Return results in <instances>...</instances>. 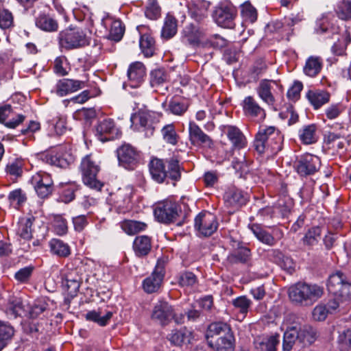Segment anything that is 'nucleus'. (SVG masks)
Segmentation results:
<instances>
[{"mask_svg": "<svg viewBox=\"0 0 351 351\" xmlns=\"http://www.w3.org/2000/svg\"><path fill=\"white\" fill-rule=\"evenodd\" d=\"M207 343L215 351H234L235 337L230 326L225 322L209 324L206 332Z\"/></svg>", "mask_w": 351, "mask_h": 351, "instance_id": "f257e3e1", "label": "nucleus"}, {"mask_svg": "<svg viewBox=\"0 0 351 351\" xmlns=\"http://www.w3.org/2000/svg\"><path fill=\"white\" fill-rule=\"evenodd\" d=\"M283 136L274 126L260 128L254 141V149L268 156L278 154L282 148Z\"/></svg>", "mask_w": 351, "mask_h": 351, "instance_id": "f03ea898", "label": "nucleus"}, {"mask_svg": "<svg viewBox=\"0 0 351 351\" xmlns=\"http://www.w3.org/2000/svg\"><path fill=\"white\" fill-rule=\"evenodd\" d=\"M290 300L300 306H311L324 294V288L316 284L298 282L289 288Z\"/></svg>", "mask_w": 351, "mask_h": 351, "instance_id": "7ed1b4c3", "label": "nucleus"}, {"mask_svg": "<svg viewBox=\"0 0 351 351\" xmlns=\"http://www.w3.org/2000/svg\"><path fill=\"white\" fill-rule=\"evenodd\" d=\"M317 338V332L310 325L289 327L284 333L282 348L290 351L295 343L305 347L313 343Z\"/></svg>", "mask_w": 351, "mask_h": 351, "instance_id": "20e7f679", "label": "nucleus"}, {"mask_svg": "<svg viewBox=\"0 0 351 351\" xmlns=\"http://www.w3.org/2000/svg\"><path fill=\"white\" fill-rule=\"evenodd\" d=\"M57 39L62 51L83 48L90 44L86 33L78 28H67L60 32Z\"/></svg>", "mask_w": 351, "mask_h": 351, "instance_id": "39448f33", "label": "nucleus"}, {"mask_svg": "<svg viewBox=\"0 0 351 351\" xmlns=\"http://www.w3.org/2000/svg\"><path fill=\"white\" fill-rule=\"evenodd\" d=\"M160 114L158 112L140 108L136 112L132 114L130 121L132 127L140 132H143L146 137L154 134L155 125L158 123Z\"/></svg>", "mask_w": 351, "mask_h": 351, "instance_id": "423d86ee", "label": "nucleus"}, {"mask_svg": "<svg viewBox=\"0 0 351 351\" xmlns=\"http://www.w3.org/2000/svg\"><path fill=\"white\" fill-rule=\"evenodd\" d=\"M180 208L176 202L171 201L159 204L154 209V216L161 223H176L177 226H182L186 219V216L182 220H178Z\"/></svg>", "mask_w": 351, "mask_h": 351, "instance_id": "0eeeda50", "label": "nucleus"}, {"mask_svg": "<svg viewBox=\"0 0 351 351\" xmlns=\"http://www.w3.org/2000/svg\"><path fill=\"white\" fill-rule=\"evenodd\" d=\"M80 169L85 185L91 189L98 190L101 189L103 184L97 179L99 167L93 160L92 155H86L82 159Z\"/></svg>", "mask_w": 351, "mask_h": 351, "instance_id": "6e6552de", "label": "nucleus"}, {"mask_svg": "<svg viewBox=\"0 0 351 351\" xmlns=\"http://www.w3.org/2000/svg\"><path fill=\"white\" fill-rule=\"evenodd\" d=\"M328 291L336 297L348 299L351 296V283L343 273L337 271L328 277L327 282Z\"/></svg>", "mask_w": 351, "mask_h": 351, "instance_id": "1a4fd4ad", "label": "nucleus"}, {"mask_svg": "<svg viewBox=\"0 0 351 351\" xmlns=\"http://www.w3.org/2000/svg\"><path fill=\"white\" fill-rule=\"evenodd\" d=\"M274 85L278 86V84L275 80L264 79L260 81L256 88V91L259 98L274 110H278L281 106L277 94L274 89Z\"/></svg>", "mask_w": 351, "mask_h": 351, "instance_id": "9d476101", "label": "nucleus"}, {"mask_svg": "<svg viewBox=\"0 0 351 351\" xmlns=\"http://www.w3.org/2000/svg\"><path fill=\"white\" fill-rule=\"evenodd\" d=\"M216 216L208 211L199 213L195 218V229L204 237L211 236L218 228Z\"/></svg>", "mask_w": 351, "mask_h": 351, "instance_id": "9b49d317", "label": "nucleus"}, {"mask_svg": "<svg viewBox=\"0 0 351 351\" xmlns=\"http://www.w3.org/2000/svg\"><path fill=\"white\" fill-rule=\"evenodd\" d=\"M237 16V10L231 4L221 3L217 6L213 13L215 22L224 28H233L234 21Z\"/></svg>", "mask_w": 351, "mask_h": 351, "instance_id": "f8f14e48", "label": "nucleus"}, {"mask_svg": "<svg viewBox=\"0 0 351 351\" xmlns=\"http://www.w3.org/2000/svg\"><path fill=\"white\" fill-rule=\"evenodd\" d=\"M42 160L52 166L66 168L74 160L73 156L66 151L64 146H60L54 150L43 154Z\"/></svg>", "mask_w": 351, "mask_h": 351, "instance_id": "ddd939ff", "label": "nucleus"}, {"mask_svg": "<svg viewBox=\"0 0 351 351\" xmlns=\"http://www.w3.org/2000/svg\"><path fill=\"white\" fill-rule=\"evenodd\" d=\"M320 166L319 158L311 154L300 156L295 162V169L297 173L302 177L314 174L319 170Z\"/></svg>", "mask_w": 351, "mask_h": 351, "instance_id": "4468645a", "label": "nucleus"}, {"mask_svg": "<svg viewBox=\"0 0 351 351\" xmlns=\"http://www.w3.org/2000/svg\"><path fill=\"white\" fill-rule=\"evenodd\" d=\"M117 156L120 166L127 169H134L139 160L136 149L128 143H124L117 149Z\"/></svg>", "mask_w": 351, "mask_h": 351, "instance_id": "2eb2a0df", "label": "nucleus"}, {"mask_svg": "<svg viewBox=\"0 0 351 351\" xmlns=\"http://www.w3.org/2000/svg\"><path fill=\"white\" fill-rule=\"evenodd\" d=\"M165 274V262L159 259L152 274L143 281V288L147 293L157 291L162 284Z\"/></svg>", "mask_w": 351, "mask_h": 351, "instance_id": "dca6fc26", "label": "nucleus"}, {"mask_svg": "<svg viewBox=\"0 0 351 351\" xmlns=\"http://www.w3.org/2000/svg\"><path fill=\"white\" fill-rule=\"evenodd\" d=\"M31 183L40 198H46L52 193L53 180L51 176L45 172L40 171L34 175Z\"/></svg>", "mask_w": 351, "mask_h": 351, "instance_id": "f3484780", "label": "nucleus"}, {"mask_svg": "<svg viewBox=\"0 0 351 351\" xmlns=\"http://www.w3.org/2000/svg\"><path fill=\"white\" fill-rule=\"evenodd\" d=\"M121 134V130L110 119H104L95 127V136L102 142L114 140Z\"/></svg>", "mask_w": 351, "mask_h": 351, "instance_id": "a211bd4d", "label": "nucleus"}, {"mask_svg": "<svg viewBox=\"0 0 351 351\" xmlns=\"http://www.w3.org/2000/svg\"><path fill=\"white\" fill-rule=\"evenodd\" d=\"M173 316V307L167 302L160 300L153 307L151 318L162 326L168 325Z\"/></svg>", "mask_w": 351, "mask_h": 351, "instance_id": "6ab92c4d", "label": "nucleus"}, {"mask_svg": "<svg viewBox=\"0 0 351 351\" xmlns=\"http://www.w3.org/2000/svg\"><path fill=\"white\" fill-rule=\"evenodd\" d=\"M189 139L194 146L202 145L206 148H212L214 141L194 121L189 123Z\"/></svg>", "mask_w": 351, "mask_h": 351, "instance_id": "aec40b11", "label": "nucleus"}, {"mask_svg": "<svg viewBox=\"0 0 351 351\" xmlns=\"http://www.w3.org/2000/svg\"><path fill=\"white\" fill-rule=\"evenodd\" d=\"M241 106L244 115L248 118L263 121L266 117L265 109L253 96L245 97Z\"/></svg>", "mask_w": 351, "mask_h": 351, "instance_id": "412c9836", "label": "nucleus"}, {"mask_svg": "<svg viewBox=\"0 0 351 351\" xmlns=\"http://www.w3.org/2000/svg\"><path fill=\"white\" fill-rule=\"evenodd\" d=\"M222 133L226 134L235 149H242L247 145V140L241 130L237 126L224 125L220 127Z\"/></svg>", "mask_w": 351, "mask_h": 351, "instance_id": "4be33fe9", "label": "nucleus"}, {"mask_svg": "<svg viewBox=\"0 0 351 351\" xmlns=\"http://www.w3.org/2000/svg\"><path fill=\"white\" fill-rule=\"evenodd\" d=\"M306 98L314 110H318L324 105L329 103L330 94L326 90L313 88L306 92Z\"/></svg>", "mask_w": 351, "mask_h": 351, "instance_id": "5701e85b", "label": "nucleus"}, {"mask_svg": "<svg viewBox=\"0 0 351 351\" xmlns=\"http://www.w3.org/2000/svg\"><path fill=\"white\" fill-rule=\"evenodd\" d=\"M130 86L132 87L139 86L144 81L146 69L144 64L140 62L132 63L127 73Z\"/></svg>", "mask_w": 351, "mask_h": 351, "instance_id": "b1692460", "label": "nucleus"}, {"mask_svg": "<svg viewBox=\"0 0 351 351\" xmlns=\"http://www.w3.org/2000/svg\"><path fill=\"white\" fill-rule=\"evenodd\" d=\"M148 167L151 177L155 182L160 184L165 182L167 178V173L163 160L153 158L150 160Z\"/></svg>", "mask_w": 351, "mask_h": 351, "instance_id": "393cba45", "label": "nucleus"}, {"mask_svg": "<svg viewBox=\"0 0 351 351\" xmlns=\"http://www.w3.org/2000/svg\"><path fill=\"white\" fill-rule=\"evenodd\" d=\"M84 84L83 81L62 79L57 82L55 92L58 95L63 97L84 88Z\"/></svg>", "mask_w": 351, "mask_h": 351, "instance_id": "a878e982", "label": "nucleus"}, {"mask_svg": "<svg viewBox=\"0 0 351 351\" xmlns=\"http://www.w3.org/2000/svg\"><path fill=\"white\" fill-rule=\"evenodd\" d=\"M204 35V32L202 28L195 24H189L182 31V41L189 45L195 46L199 43Z\"/></svg>", "mask_w": 351, "mask_h": 351, "instance_id": "bb28decb", "label": "nucleus"}, {"mask_svg": "<svg viewBox=\"0 0 351 351\" xmlns=\"http://www.w3.org/2000/svg\"><path fill=\"white\" fill-rule=\"evenodd\" d=\"M152 247V239L147 235L137 236L133 241L132 248L135 255L138 258L147 256Z\"/></svg>", "mask_w": 351, "mask_h": 351, "instance_id": "cd10ccee", "label": "nucleus"}, {"mask_svg": "<svg viewBox=\"0 0 351 351\" xmlns=\"http://www.w3.org/2000/svg\"><path fill=\"white\" fill-rule=\"evenodd\" d=\"M35 24L38 29L45 32H55L59 28L58 21L46 13H40L35 18Z\"/></svg>", "mask_w": 351, "mask_h": 351, "instance_id": "c85d7f7f", "label": "nucleus"}, {"mask_svg": "<svg viewBox=\"0 0 351 351\" xmlns=\"http://www.w3.org/2000/svg\"><path fill=\"white\" fill-rule=\"evenodd\" d=\"M224 199L228 206L239 208L246 204L247 197L242 191L232 188L225 193Z\"/></svg>", "mask_w": 351, "mask_h": 351, "instance_id": "c756f323", "label": "nucleus"}, {"mask_svg": "<svg viewBox=\"0 0 351 351\" xmlns=\"http://www.w3.org/2000/svg\"><path fill=\"white\" fill-rule=\"evenodd\" d=\"M78 185L75 182H61L58 185L59 201L65 204L71 202L75 198Z\"/></svg>", "mask_w": 351, "mask_h": 351, "instance_id": "7c9ffc66", "label": "nucleus"}, {"mask_svg": "<svg viewBox=\"0 0 351 351\" xmlns=\"http://www.w3.org/2000/svg\"><path fill=\"white\" fill-rule=\"evenodd\" d=\"M192 332L186 327L180 329H173L168 335L167 339L171 344L176 346H181L184 343H190Z\"/></svg>", "mask_w": 351, "mask_h": 351, "instance_id": "2f4dec72", "label": "nucleus"}, {"mask_svg": "<svg viewBox=\"0 0 351 351\" xmlns=\"http://www.w3.org/2000/svg\"><path fill=\"white\" fill-rule=\"evenodd\" d=\"M210 2L206 0L193 1L190 10L191 16L197 22L202 21L207 15Z\"/></svg>", "mask_w": 351, "mask_h": 351, "instance_id": "473e14b6", "label": "nucleus"}, {"mask_svg": "<svg viewBox=\"0 0 351 351\" xmlns=\"http://www.w3.org/2000/svg\"><path fill=\"white\" fill-rule=\"evenodd\" d=\"M317 130V127L315 124L304 125L299 131L300 140L304 145L315 143L318 139Z\"/></svg>", "mask_w": 351, "mask_h": 351, "instance_id": "72a5a7b5", "label": "nucleus"}, {"mask_svg": "<svg viewBox=\"0 0 351 351\" xmlns=\"http://www.w3.org/2000/svg\"><path fill=\"white\" fill-rule=\"evenodd\" d=\"M49 246L51 252L61 258L68 257L71 254V248L69 245L58 239H52Z\"/></svg>", "mask_w": 351, "mask_h": 351, "instance_id": "f704fd0d", "label": "nucleus"}, {"mask_svg": "<svg viewBox=\"0 0 351 351\" xmlns=\"http://www.w3.org/2000/svg\"><path fill=\"white\" fill-rule=\"evenodd\" d=\"M142 53L146 57H151L156 50V42L154 37L149 33H145L141 36L139 41Z\"/></svg>", "mask_w": 351, "mask_h": 351, "instance_id": "c9c22d12", "label": "nucleus"}, {"mask_svg": "<svg viewBox=\"0 0 351 351\" xmlns=\"http://www.w3.org/2000/svg\"><path fill=\"white\" fill-rule=\"evenodd\" d=\"M250 229L258 241L269 246H274L277 241L274 235L263 229L258 224H252Z\"/></svg>", "mask_w": 351, "mask_h": 351, "instance_id": "e433bc0d", "label": "nucleus"}, {"mask_svg": "<svg viewBox=\"0 0 351 351\" xmlns=\"http://www.w3.org/2000/svg\"><path fill=\"white\" fill-rule=\"evenodd\" d=\"M323 62L322 58L316 56L309 57L304 66V73L311 77H315L322 69Z\"/></svg>", "mask_w": 351, "mask_h": 351, "instance_id": "4c0bfd02", "label": "nucleus"}, {"mask_svg": "<svg viewBox=\"0 0 351 351\" xmlns=\"http://www.w3.org/2000/svg\"><path fill=\"white\" fill-rule=\"evenodd\" d=\"M177 20L170 14H167L165 19L164 25L161 31V36L165 39H170L177 33Z\"/></svg>", "mask_w": 351, "mask_h": 351, "instance_id": "58836bf2", "label": "nucleus"}, {"mask_svg": "<svg viewBox=\"0 0 351 351\" xmlns=\"http://www.w3.org/2000/svg\"><path fill=\"white\" fill-rule=\"evenodd\" d=\"M252 258L251 251L246 247H239L237 252L228 256V261L231 263H243L248 264Z\"/></svg>", "mask_w": 351, "mask_h": 351, "instance_id": "ea45409f", "label": "nucleus"}, {"mask_svg": "<svg viewBox=\"0 0 351 351\" xmlns=\"http://www.w3.org/2000/svg\"><path fill=\"white\" fill-rule=\"evenodd\" d=\"M32 221L30 218H21L17 223L16 234L23 239L29 240L32 237Z\"/></svg>", "mask_w": 351, "mask_h": 351, "instance_id": "a19ab883", "label": "nucleus"}, {"mask_svg": "<svg viewBox=\"0 0 351 351\" xmlns=\"http://www.w3.org/2000/svg\"><path fill=\"white\" fill-rule=\"evenodd\" d=\"M112 317V313L111 311H108L106 315L101 316V313L95 310L90 311L85 315L87 321L93 322L101 326H106Z\"/></svg>", "mask_w": 351, "mask_h": 351, "instance_id": "79ce46f5", "label": "nucleus"}, {"mask_svg": "<svg viewBox=\"0 0 351 351\" xmlns=\"http://www.w3.org/2000/svg\"><path fill=\"white\" fill-rule=\"evenodd\" d=\"M81 278L78 275L74 276L72 272L65 275L64 286L66 288L70 295H75L79 291Z\"/></svg>", "mask_w": 351, "mask_h": 351, "instance_id": "37998d69", "label": "nucleus"}, {"mask_svg": "<svg viewBox=\"0 0 351 351\" xmlns=\"http://www.w3.org/2000/svg\"><path fill=\"white\" fill-rule=\"evenodd\" d=\"M122 230L128 234H135L147 228L144 222L134 220H125L121 224Z\"/></svg>", "mask_w": 351, "mask_h": 351, "instance_id": "c03bdc74", "label": "nucleus"}, {"mask_svg": "<svg viewBox=\"0 0 351 351\" xmlns=\"http://www.w3.org/2000/svg\"><path fill=\"white\" fill-rule=\"evenodd\" d=\"M241 14L245 22L250 23H254L258 17L256 9L249 1L241 5Z\"/></svg>", "mask_w": 351, "mask_h": 351, "instance_id": "a18cd8bd", "label": "nucleus"}, {"mask_svg": "<svg viewBox=\"0 0 351 351\" xmlns=\"http://www.w3.org/2000/svg\"><path fill=\"white\" fill-rule=\"evenodd\" d=\"M161 134L163 140L167 143L172 145H176L179 140V136L176 132L173 124H167L165 125L161 130Z\"/></svg>", "mask_w": 351, "mask_h": 351, "instance_id": "49530a36", "label": "nucleus"}, {"mask_svg": "<svg viewBox=\"0 0 351 351\" xmlns=\"http://www.w3.org/2000/svg\"><path fill=\"white\" fill-rule=\"evenodd\" d=\"M168 170L167 178L173 181H178L181 178L182 167L180 165V161L175 158L167 160Z\"/></svg>", "mask_w": 351, "mask_h": 351, "instance_id": "de8ad7c7", "label": "nucleus"}, {"mask_svg": "<svg viewBox=\"0 0 351 351\" xmlns=\"http://www.w3.org/2000/svg\"><path fill=\"white\" fill-rule=\"evenodd\" d=\"M234 308L237 309L242 318H244L252 305V301L246 296H239L232 302Z\"/></svg>", "mask_w": 351, "mask_h": 351, "instance_id": "09e8293b", "label": "nucleus"}, {"mask_svg": "<svg viewBox=\"0 0 351 351\" xmlns=\"http://www.w3.org/2000/svg\"><path fill=\"white\" fill-rule=\"evenodd\" d=\"M145 15L150 20H157L161 16V8L156 0H148L145 8Z\"/></svg>", "mask_w": 351, "mask_h": 351, "instance_id": "8fccbe9b", "label": "nucleus"}, {"mask_svg": "<svg viewBox=\"0 0 351 351\" xmlns=\"http://www.w3.org/2000/svg\"><path fill=\"white\" fill-rule=\"evenodd\" d=\"M189 105L186 102L176 99H172L169 102L167 110L173 114L182 116L187 111Z\"/></svg>", "mask_w": 351, "mask_h": 351, "instance_id": "3c124183", "label": "nucleus"}, {"mask_svg": "<svg viewBox=\"0 0 351 351\" xmlns=\"http://www.w3.org/2000/svg\"><path fill=\"white\" fill-rule=\"evenodd\" d=\"M49 308V304L46 298H42L36 300L29 310V316L34 319L38 317L41 313L45 312Z\"/></svg>", "mask_w": 351, "mask_h": 351, "instance_id": "603ef678", "label": "nucleus"}, {"mask_svg": "<svg viewBox=\"0 0 351 351\" xmlns=\"http://www.w3.org/2000/svg\"><path fill=\"white\" fill-rule=\"evenodd\" d=\"M125 32V27L120 21L116 20L111 22L108 38L119 42L121 40Z\"/></svg>", "mask_w": 351, "mask_h": 351, "instance_id": "864d4df0", "label": "nucleus"}, {"mask_svg": "<svg viewBox=\"0 0 351 351\" xmlns=\"http://www.w3.org/2000/svg\"><path fill=\"white\" fill-rule=\"evenodd\" d=\"M321 237V229L319 227H313L308 230L303 238L304 245L312 246L316 245Z\"/></svg>", "mask_w": 351, "mask_h": 351, "instance_id": "5fc2aeb1", "label": "nucleus"}, {"mask_svg": "<svg viewBox=\"0 0 351 351\" xmlns=\"http://www.w3.org/2000/svg\"><path fill=\"white\" fill-rule=\"evenodd\" d=\"M14 335L13 328L0 321V351L6 346L7 341Z\"/></svg>", "mask_w": 351, "mask_h": 351, "instance_id": "6e6d98bb", "label": "nucleus"}, {"mask_svg": "<svg viewBox=\"0 0 351 351\" xmlns=\"http://www.w3.org/2000/svg\"><path fill=\"white\" fill-rule=\"evenodd\" d=\"M10 315L14 317H21L25 314V309L21 298H14L10 300L8 307Z\"/></svg>", "mask_w": 351, "mask_h": 351, "instance_id": "4d7b16f0", "label": "nucleus"}, {"mask_svg": "<svg viewBox=\"0 0 351 351\" xmlns=\"http://www.w3.org/2000/svg\"><path fill=\"white\" fill-rule=\"evenodd\" d=\"M293 206V203L291 199L286 198L278 200L274 207L276 211L278 212L282 217H286L290 214Z\"/></svg>", "mask_w": 351, "mask_h": 351, "instance_id": "13d9d810", "label": "nucleus"}, {"mask_svg": "<svg viewBox=\"0 0 351 351\" xmlns=\"http://www.w3.org/2000/svg\"><path fill=\"white\" fill-rule=\"evenodd\" d=\"M167 81V74L164 69H158L150 73V84L152 87H158Z\"/></svg>", "mask_w": 351, "mask_h": 351, "instance_id": "bf43d9fd", "label": "nucleus"}, {"mask_svg": "<svg viewBox=\"0 0 351 351\" xmlns=\"http://www.w3.org/2000/svg\"><path fill=\"white\" fill-rule=\"evenodd\" d=\"M337 14L342 20H351V0H343L337 7Z\"/></svg>", "mask_w": 351, "mask_h": 351, "instance_id": "052dcab7", "label": "nucleus"}, {"mask_svg": "<svg viewBox=\"0 0 351 351\" xmlns=\"http://www.w3.org/2000/svg\"><path fill=\"white\" fill-rule=\"evenodd\" d=\"M14 26V17L8 9L0 10V28L8 29Z\"/></svg>", "mask_w": 351, "mask_h": 351, "instance_id": "680f3d73", "label": "nucleus"}, {"mask_svg": "<svg viewBox=\"0 0 351 351\" xmlns=\"http://www.w3.org/2000/svg\"><path fill=\"white\" fill-rule=\"evenodd\" d=\"M55 231L59 235H64L67 232L68 226L66 221L62 215H55L52 221Z\"/></svg>", "mask_w": 351, "mask_h": 351, "instance_id": "e2e57ef3", "label": "nucleus"}, {"mask_svg": "<svg viewBox=\"0 0 351 351\" xmlns=\"http://www.w3.org/2000/svg\"><path fill=\"white\" fill-rule=\"evenodd\" d=\"M267 66L263 60H258L254 63L250 71L251 78L257 80L260 76L266 72Z\"/></svg>", "mask_w": 351, "mask_h": 351, "instance_id": "0e129e2a", "label": "nucleus"}, {"mask_svg": "<svg viewBox=\"0 0 351 351\" xmlns=\"http://www.w3.org/2000/svg\"><path fill=\"white\" fill-rule=\"evenodd\" d=\"M344 108L341 104H333L328 106L324 113L328 119H335L343 112Z\"/></svg>", "mask_w": 351, "mask_h": 351, "instance_id": "69168bd1", "label": "nucleus"}, {"mask_svg": "<svg viewBox=\"0 0 351 351\" xmlns=\"http://www.w3.org/2000/svg\"><path fill=\"white\" fill-rule=\"evenodd\" d=\"M197 282L195 275L190 271L181 273L178 276V283L181 287H191Z\"/></svg>", "mask_w": 351, "mask_h": 351, "instance_id": "338daca9", "label": "nucleus"}, {"mask_svg": "<svg viewBox=\"0 0 351 351\" xmlns=\"http://www.w3.org/2000/svg\"><path fill=\"white\" fill-rule=\"evenodd\" d=\"M338 343L341 350L351 351V330L348 329L339 335Z\"/></svg>", "mask_w": 351, "mask_h": 351, "instance_id": "774afa93", "label": "nucleus"}]
</instances>
